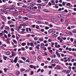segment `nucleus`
Masks as SVG:
<instances>
[{"label": "nucleus", "instance_id": "obj_1", "mask_svg": "<svg viewBox=\"0 0 76 76\" xmlns=\"http://www.w3.org/2000/svg\"><path fill=\"white\" fill-rule=\"evenodd\" d=\"M63 37H58V40H60V41L61 42H63V39L62 38Z\"/></svg>", "mask_w": 76, "mask_h": 76}, {"label": "nucleus", "instance_id": "obj_2", "mask_svg": "<svg viewBox=\"0 0 76 76\" xmlns=\"http://www.w3.org/2000/svg\"><path fill=\"white\" fill-rule=\"evenodd\" d=\"M21 25H22V26H23V27H24V26H29V24L27 23H23L22 24H21Z\"/></svg>", "mask_w": 76, "mask_h": 76}, {"label": "nucleus", "instance_id": "obj_3", "mask_svg": "<svg viewBox=\"0 0 76 76\" xmlns=\"http://www.w3.org/2000/svg\"><path fill=\"white\" fill-rule=\"evenodd\" d=\"M30 67V68H34V69H36V66H33V65H29Z\"/></svg>", "mask_w": 76, "mask_h": 76}, {"label": "nucleus", "instance_id": "obj_4", "mask_svg": "<svg viewBox=\"0 0 76 76\" xmlns=\"http://www.w3.org/2000/svg\"><path fill=\"white\" fill-rule=\"evenodd\" d=\"M18 57H16L14 61V62L15 63H17V61H18Z\"/></svg>", "mask_w": 76, "mask_h": 76}, {"label": "nucleus", "instance_id": "obj_5", "mask_svg": "<svg viewBox=\"0 0 76 76\" xmlns=\"http://www.w3.org/2000/svg\"><path fill=\"white\" fill-rule=\"evenodd\" d=\"M26 15L28 17H30V18H32V15H31L30 14H26Z\"/></svg>", "mask_w": 76, "mask_h": 76}, {"label": "nucleus", "instance_id": "obj_6", "mask_svg": "<svg viewBox=\"0 0 76 76\" xmlns=\"http://www.w3.org/2000/svg\"><path fill=\"white\" fill-rule=\"evenodd\" d=\"M51 2L52 5H55V1L54 0H51Z\"/></svg>", "mask_w": 76, "mask_h": 76}, {"label": "nucleus", "instance_id": "obj_7", "mask_svg": "<svg viewBox=\"0 0 76 76\" xmlns=\"http://www.w3.org/2000/svg\"><path fill=\"white\" fill-rule=\"evenodd\" d=\"M56 54L57 55L58 57H60V54L58 53V51H56Z\"/></svg>", "mask_w": 76, "mask_h": 76}, {"label": "nucleus", "instance_id": "obj_8", "mask_svg": "<svg viewBox=\"0 0 76 76\" xmlns=\"http://www.w3.org/2000/svg\"><path fill=\"white\" fill-rule=\"evenodd\" d=\"M54 62L55 63H58V60L57 59H54Z\"/></svg>", "mask_w": 76, "mask_h": 76}, {"label": "nucleus", "instance_id": "obj_9", "mask_svg": "<svg viewBox=\"0 0 76 76\" xmlns=\"http://www.w3.org/2000/svg\"><path fill=\"white\" fill-rule=\"evenodd\" d=\"M52 35L53 37H54V38H56L57 37V35L54 34L53 33L52 34Z\"/></svg>", "mask_w": 76, "mask_h": 76}, {"label": "nucleus", "instance_id": "obj_10", "mask_svg": "<svg viewBox=\"0 0 76 76\" xmlns=\"http://www.w3.org/2000/svg\"><path fill=\"white\" fill-rule=\"evenodd\" d=\"M39 47H40V45L38 44L37 45V46L36 47V48H37V49H38V50H39Z\"/></svg>", "mask_w": 76, "mask_h": 76}, {"label": "nucleus", "instance_id": "obj_11", "mask_svg": "<svg viewBox=\"0 0 76 76\" xmlns=\"http://www.w3.org/2000/svg\"><path fill=\"white\" fill-rule=\"evenodd\" d=\"M5 29L6 30H7V31H9L10 30V28H9V27L8 26H7L5 28Z\"/></svg>", "mask_w": 76, "mask_h": 76}, {"label": "nucleus", "instance_id": "obj_12", "mask_svg": "<svg viewBox=\"0 0 76 76\" xmlns=\"http://www.w3.org/2000/svg\"><path fill=\"white\" fill-rule=\"evenodd\" d=\"M42 58V56L41 55H39L37 57L38 60H40Z\"/></svg>", "mask_w": 76, "mask_h": 76}, {"label": "nucleus", "instance_id": "obj_13", "mask_svg": "<svg viewBox=\"0 0 76 76\" xmlns=\"http://www.w3.org/2000/svg\"><path fill=\"white\" fill-rule=\"evenodd\" d=\"M36 23L38 24H42V22L38 21H37Z\"/></svg>", "mask_w": 76, "mask_h": 76}, {"label": "nucleus", "instance_id": "obj_14", "mask_svg": "<svg viewBox=\"0 0 76 76\" xmlns=\"http://www.w3.org/2000/svg\"><path fill=\"white\" fill-rule=\"evenodd\" d=\"M31 6H35L36 4L35 3V2H32L31 3Z\"/></svg>", "mask_w": 76, "mask_h": 76}, {"label": "nucleus", "instance_id": "obj_15", "mask_svg": "<svg viewBox=\"0 0 76 76\" xmlns=\"http://www.w3.org/2000/svg\"><path fill=\"white\" fill-rule=\"evenodd\" d=\"M45 47V45H43V44H41L40 47L41 48H44Z\"/></svg>", "mask_w": 76, "mask_h": 76}, {"label": "nucleus", "instance_id": "obj_16", "mask_svg": "<svg viewBox=\"0 0 76 76\" xmlns=\"http://www.w3.org/2000/svg\"><path fill=\"white\" fill-rule=\"evenodd\" d=\"M1 19H2V20H5L6 19V17L4 16H2L1 17Z\"/></svg>", "mask_w": 76, "mask_h": 76}, {"label": "nucleus", "instance_id": "obj_17", "mask_svg": "<svg viewBox=\"0 0 76 76\" xmlns=\"http://www.w3.org/2000/svg\"><path fill=\"white\" fill-rule=\"evenodd\" d=\"M19 61L20 63H25V62H23V61L21 60H19Z\"/></svg>", "mask_w": 76, "mask_h": 76}, {"label": "nucleus", "instance_id": "obj_18", "mask_svg": "<svg viewBox=\"0 0 76 76\" xmlns=\"http://www.w3.org/2000/svg\"><path fill=\"white\" fill-rule=\"evenodd\" d=\"M12 56H16V54L15 53H14V52H12Z\"/></svg>", "mask_w": 76, "mask_h": 76}, {"label": "nucleus", "instance_id": "obj_19", "mask_svg": "<svg viewBox=\"0 0 76 76\" xmlns=\"http://www.w3.org/2000/svg\"><path fill=\"white\" fill-rule=\"evenodd\" d=\"M12 41H13V42H14V43H15V44H17V41H16V40L14 39H13Z\"/></svg>", "mask_w": 76, "mask_h": 76}, {"label": "nucleus", "instance_id": "obj_20", "mask_svg": "<svg viewBox=\"0 0 76 76\" xmlns=\"http://www.w3.org/2000/svg\"><path fill=\"white\" fill-rule=\"evenodd\" d=\"M53 29H50L48 31V32L49 33H52V32H53Z\"/></svg>", "mask_w": 76, "mask_h": 76}, {"label": "nucleus", "instance_id": "obj_21", "mask_svg": "<svg viewBox=\"0 0 76 76\" xmlns=\"http://www.w3.org/2000/svg\"><path fill=\"white\" fill-rule=\"evenodd\" d=\"M26 32H27L29 33V28H26Z\"/></svg>", "mask_w": 76, "mask_h": 76}, {"label": "nucleus", "instance_id": "obj_22", "mask_svg": "<svg viewBox=\"0 0 76 76\" xmlns=\"http://www.w3.org/2000/svg\"><path fill=\"white\" fill-rule=\"evenodd\" d=\"M26 45V44L25 43H23L21 44V45L22 46H25V45Z\"/></svg>", "mask_w": 76, "mask_h": 76}, {"label": "nucleus", "instance_id": "obj_23", "mask_svg": "<svg viewBox=\"0 0 76 76\" xmlns=\"http://www.w3.org/2000/svg\"><path fill=\"white\" fill-rule=\"evenodd\" d=\"M20 37V36H19V35L18 34H17L16 36V38L17 39H19Z\"/></svg>", "mask_w": 76, "mask_h": 76}, {"label": "nucleus", "instance_id": "obj_24", "mask_svg": "<svg viewBox=\"0 0 76 76\" xmlns=\"http://www.w3.org/2000/svg\"><path fill=\"white\" fill-rule=\"evenodd\" d=\"M20 26L18 27V28L19 29H20L21 28H22V24H20L19 25Z\"/></svg>", "mask_w": 76, "mask_h": 76}, {"label": "nucleus", "instance_id": "obj_25", "mask_svg": "<svg viewBox=\"0 0 76 76\" xmlns=\"http://www.w3.org/2000/svg\"><path fill=\"white\" fill-rule=\"evenodd\" d=\"M6 54L7 55L9 56L10 55V52L8 51L6 53Z\"/></svg>", "mask_w": 76, "mask_h": 76}, {"label": "nucleus", "instance_id": "obj_26", "mask_svg": "<svg viewBox=\"0 0 76 76\" xmlns=\"http://www.w3.org/2000/svg\"><path fill=\"white\" fill-rule=\"evenodd\" d=\"M20 72L19 71H17L16 72L17 75H19Z\"/></svg>", "mask_w": 76, "mask_h": 76}, {"label": "nucleus", "instance_id": "obj_27", "mask_svg": "<svg viewBox=\"0 0 76 76\" xmlns=\"http://www.w3.org/2000/svg\"><path fill=\"white\" fill-rule=\"evenodd\" d=\"M39 40L40 41H44V39L42 38H40L39 39Z\"/></svg>", "mask_w": 76, "mask_h": 76}, {"label": "nucleus", "instance_id": "obj_28", "mask_svg": "<svg viewBox=\"0 0 76 76\" xmlns=\"http://www.w3.org/2000/svg\"><path fill=\"white\" fill-rule=\"evenodd\" d=\"M43 11L44 12H48L49 11L47 9H44L43 10Z\"/></svg>", "mask_w": 76, "mask_h": 76}, {"label": "nucleus", "instance_id": "obj_29", "mask_svg": "<svg viewBox=\"0 0 76 76\" xmlns=\"http://www.w3.org/2000/svg\"><path fill=\"white\" fill-rule=\"evenodd\" d=\"M24 71H25V69H20V72H24Z\"/></svg>", "mask_w": 76, "mask_h": 76}, {"label": "nucleus", "instance_id": "obj_30", "mask_svg": "<svg viewBox=\"0 0 76 76\" xmlns=\"http://www.w3.org/2000/svg\"><path fill=\"white\" fill-rule=\"evenodd\" d=\"M36 29H39V26L36 25Z\"/></svg>", "mask_w": 76, "mask_h": 76}, {"label": "nucleus", "instance_id": "obj_31", "mask_svg": "<svg viewBox=\"0 0 76 76\" xmlns=\"http://www.w3.org/2000/svg\"><path fill=\"white\" fill-rule=\"evenodd\" d=\"M3 57L5 60H6L7 59V57L5 56H3Z\"/></svg>", "mask_w": 76, "mask_h": 76}, {"label": "nucleus", "instance_id": "obj_32", "mask_svg": "<svg viewBox=\"0 0 76 76\" xmlns=\"http://www.w3.org/2000/svg\"><path fill=\"white\" fill-rule=\"evenodd\" d=\"M21 58L23 60H26V58H25L24 57H22Z\"/></svg>", "mask_w": 76, "mask_h": 76}, {"label": "nucleus", "instance_id": "obj_33", "mask_svg": "<svg viewBox=\"0 0 76 76\" xmlns=\"http://www.w3.org/2000/svg\"><path fill=\"white\" fill-rule=\"evenodd\" d=\"M42 1H41V0H38L37 1V3H41Z\"/></svg>", "mask_w": 76, "mask_h": 76}, {"label": "nucleus", "instance_id": "obj_34", "mask_svg": "<svg viewBox=\"0 0 76 76\" xmlns=\"http://www.w3.org/2000/svg\"><path fill=\"white\" fill-rule=\"evenodd\" d=\"M57 5H58L57 4H55V7L56 9H58V6H57Z\"/></svg>", "mask_w": 76, "mask_h": 76}, {"label": "nucleus", "instance_id": "obj_35", "mask_svg": "<svg viewBox=\"0 0 76 76\" xmlns=\"http://www.w3.org/2000/svg\"><path fill=\"white\" fill-rule=\"evenodd\" d=\"M58 45V43H57V42H55V47L56 48L57 46V45Z\"/></svg>", "mask_w": 76, "mask_h": 76}, {"label": "nucleus", "instance_id": "obj_36", "mask_svg": "<svg viewBox=\"0 0 76 76\" xmlns=\"http://www.w3.org/2000/svg\"><path fill=\"white\" fill-rule=\"evenodd\" d=\"M34 39L35 40V41H37L38 39V37H35L34 38Z\"/></svg>", "mask_w": 76, "mask_h": 76}, {"label": "nucleus", "instance_id": "obj_37", "mask_svg": "<svg viewBox=\"0 0 76 76\" xmlns=\"http://www.w3.org/2000/svg\"><path fill=\"white\" fill-rule=\"evenodd\" d=\"M70 40L72 42H73V40H74V39H73V38H70Z\"/></svg>", "mask_w": 76, "mask_h": 76}, {"label": "nucleus", "instance_id": "obj_38", "mask_svg": "<svg viewBox=\"0 0 76 76\" xmlns=\"http://www.w3.org/2000/svg\"><path fill=\"white\" fill-rule=\"evenodd\" d=\"M28 8L29 9H33V8H32V6H29L28 7Z\"/></svg>", "mask_w": 76, "mask_h": 76}, {"label": "nucleus", "instance_id": "obj_39", "mask_svg": "<svg viewBox=\"0 0 76 76\" xmlns=\"http://www.w3.org/2000/svg\"><path fill=\"white\" fill-rule=\"evenodd\" d=\"M24 19H25L26 20H28V17H24Z\"/></svg>", "mask_w": 76, "mask_h": 76}, {"label": "nucleus", "instance_id": "obj_40", "mask_svg": "<svg viewBox=\"0 0 76 76\" xmlns=\"http://www.w3.org/2000/svg\"><path fill=\"white\" fill-rule=\"evenodd\" d=\"M54 43H52L51 47H54Z\"/></svg>", "mask_w": 76, "mask_h": 76}, {"label": "nucleus", "instance_id": "obj_41", "mask_svg": "<svg viewBox=\"0 0 76 76\" xmlns=\"http://www.w3.org/2000/svg\"><path fill=\"white\" fill-rule=\"evenodd\" d=\"M20 20L22 22H23V21H24V19L23 18H21Z\"/></svg>", "mask_w": 76, "mask_h": 76}, {"label": "nucleus", "instance_id": "obj_42", "mask_svg": "<svg viewBox=\"0 0 76 76\" xmlns=\"http://www.w3.org/2000/svg\"><path fill=\"white\" fill-rule=\"evenodd\" d=\"M18 18L19 19H21V18H22V16L21 15H19L18 16Z\"/></svg>", "mask_w": 76, "mask_h": 76}, {"label": "nucleus", "instance_id": "obj_43", "mask_svg": "<svg viewBox=\"0 0 76 76\" xmlns=\"http://www.w3.org/2000/svg\"><path fill=\"white\" fill-rule=\"evenodd\" d=\"M4 32L5 33H6V34H8V32H7L6 30H4Z\"/></svg>", "mask_w": 76, "mask_h": 76}, {"label": "nucleus", "instance_id": "obj_44", "mask_svg": "<svg viewBox=\"0 0 76 76\" xmlns=\"http://www.w3.org/2000/svg\"><path fill=\"white\" fill-rule=\"evenodd\" d=\"M57 69H58V70H59V69H60V66H57Z\"/></svg>", "mask_w": 76, "mask_h": 76}, {"label": "nucleus", "instance_id": "obj_45", "mask_svg": "<svg viewBox=\"0 0 76 76\" xmlns=\"http://www.w3.org/2000/svg\"><path fill=\"white\" fill-rule=\"evenodd\" d=\"M60 45H58L56 47V48H60Z\"/></svg>", "mask_w": 76, "mask_h": 76}, {"label": "nucleus", "instance_id": "obj_46", "mask_svg": "<svg viewBox=\"0 0 76 76\" xmlns=\"http://www.w3.org/2000/svg\"><path fill=\"white\" fill-rule=\"evenodd\" d=\"M21 50H22V51H25V49L24 48H22Z\"/></svg>", "mask_w": 76, "mask_h": 76}, {"label": "nucleus", "instance_id": "obj_47", "mask_svg": "<svg viewBox=\"0 0 76 76\" xmlns=\"http://www.w3.org/2000/svg\"><path fill=\"white\" fill-rule=\"evenodd\" d=\"M13 26H15V25H10V27H13Z\"/></svg>", "mask_w": 76, "mask_h": 76}, {"label": "nucleus", "instance_id": "obj_48", "mask_svg": "<svg viewBox=\"0 0 76 76\" xmlns=\"http://www.w3.org/2000/svg\"><path fill=\"white\" fill-rule=\"evenodd\" d=\"M49 28H50L47 26L45 27V29H48Z\"/></svg>", "mask_w": 76, "mask_h": 76}, {"label": "nucleus", "instance_id": "obj_49", "mask_svg": "<svg viewBox=\"0 0 76 76\" xmlns=\"http://www.w3.org/2000/svg\"><path fill=\"white\" fill-rule=\"evenodd\" d=\"M34 74V72L33 71H32L31 72V75H32Z\"/></svg>", "mask_w": 76, "mask_h": 76}, {"label": "nucleus", "instance_id": "obj_50", "mask_svg": "<svg viewBox=\"0 0 76 76\" xmlns=\"http://www.w3.org/2000/svg\"><path fill=\"white\" fill-rule=\"evenodd\" d=\"M30 36H31V35L30 34H28L26 35V37H27V38H28V37H29Z\"/></svg>", "mask_w": 76, "mask_h": 76}, {"label": "nucleus", "instance_id": "obj_51", "mask_svg": "<svg viewBox=\"0 0 76 76\" xmlns=\"http://www.w3.org/2000/svg\"><path fill=\"white\" fill-rule=\"evenodd\" d=\"M30 44L31 46H34V44L32 43H30Z\"/></svg>", "mask_w": 76, "mask_h": 76}, {"label": "nucleus", "instance_id": "obj_52", "mask_svg": "<svg viewBox=\"0 0 76 76\" xmlns=\"http://www.w3.org/2000/svg\"><path fill=\"white\" fill-rule=\"evenodd\" d=\"M21 30H22V31H23V32H24V31H26L25 29H24V28L22 29Z\"/></svg>", "mask_w": 76, "mask_h": 76}, {"label": "nucleus", "instance_id": "obj_53", "mask_svg": "<svg viewBox=\"0 0 76 76\" xmlns=\"http://www.w3.org/2000/svg\"><path fill=\"white\" fill-rule=\"evenodd\" d=\"M11 31H12V32L14 31V29L13 28H11Z\"/></svg>", "mask_w": 76, "mask_h": 76}, {"label": "nucleus", "instance_id": "obj_54", "mask_svg": "<svg viewBox=\"0 0 76 76\" xmlns=\"http://www.w3.org/2000/svg\"><path fill=\"white\" fill-rule=\"evenodd\" d=\"M29 32H31L32 31V30L31 29V28H29Z\"/></svg>", "mask_w": 76, "mask_h": 76}, {"label": "nucleus", "instance_id": "obj_55", "mask_svg": "<svg viewBox=\"0 0 76 76\" xmlns=\"http://www.w3.org/2000/svg\"><path fill=\"white\" fill-rule=\"evenodd\" d=\"M40 70H41V69L39 68L37 71V73H38V72H39L40 71Z\"/></svg>", "mask_w": 76, "mask_h": 76}, {"label": "nucleus", "instance_id": "obj_56", "mask_svg": "<svg viewBox=\"0 0 76 76\" xmlns=\"http://www.w3.org/2000/svg\"><path fill=\"white\" fill-rule=\"evenodd\" d=\"M49 6H51L52 5L51 3L50 2H49Z\"/></svg>", "mask_w": 76, "mask_h": 76}, {"label": "nucleus", "instance_id": "obj_57", "mask_svg": "<svg viewBox=\"0 0 76 76\" xmlns=\"http://www.w3.org/2000/svg\"><path fill=\"white\" fill-rule=\"evenodd\" d=\"M2 7H3V8H6V6L4 5H3L2 6Z\"/></svg>", "mask_w": 76, "mask_h": 76}, {"label": "nucleus", "instance_id": "obj_58", "mask_svg": "<svg viewBox=\"0 0 76 76\" xmlns=\"http://www.w3.org/2000/svg\"><path fill=\"white\" fill-rule=\"evenodd\" d=\"M16 66H17V67H19V64H17Z\"/></svg>", "mask_w": 76, "mask_h": 76}, {"label": "nucleus", "instance_id": "obj_59", "mask_svg": "<svg viewBox=\"0 0 76 76\" xmlns=\"http://www.w3.org/2000/svg\"><path fill=\"white\" fill-rule=\"evenodd\" d=\"M4 71H7V69L6 68H5L4 69Z\"/></svg>", "mask_w": 76, "mask_h": 76}, {"label": "nucleus", "instance_id": "obj_60", "mask_svg": "<svg viewBox=\"0 0 76 76\" xmlns=\"http://www.w3.org/2000/svg\"><path fill=\"white\" fill-rule=\"evenodd\" d=\"M48 42H51V41H52V40H51V39H48Z\"/></svg>", "mask_w": 76, "mask_h": 76}, {"label": "nucleus", "instance_id": "obj_61", "mask_svg": "<svg viewBox=\"0 0 76 76\" xmlns=\"http://www.w3.org/2000/svg\"><path fill=\"white\" fill-rule=\"evenodd\" d=\"M70 3H67V6H69V5H70Z\"/></svg>", "mask_w": 76, "mask_h": 76}, {"label": "nucleus", "instance_id": "obj_62", "mask_svg": "<svg viewBox=\"0 0 76 76\" xmlns=\"http://www.w3.org/2000/svg\"><path fill=\"white\" fill-rule=\"evenodd\" d=\"M49 52L50 53H51L53 52V50H49Z\"/></svg>", "mask_w": 76, "mask_h": 76}, {"label": "nucleus", "instance_id": "obj_63", "mask_svg": "<svg viewBox=\"0 0 76 76\" xmlns=\"http://www.w3.org/2000/svg\"><path fill=\"white\" fill-rule=\"evenodd\" d=\"M41 66H44V63H42L41 64Z\"/></svg>", "mask_w": 76, "mask_h": 76}, {"label": "nucleus", "instance_id": "obj_64", "mask_svg": "<svg viewBox=\"0 0 76 76\" xmlns=\"http://www.w3.org/2000/svg\"><path fill=\"white\" fill-rule=\"evenodd\" d=\"M73 33H74V34H75V33H76V30H74L73 31Z\"/></svg>", "mask_w": 76, "mask_h": 76}]
</instances>
